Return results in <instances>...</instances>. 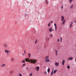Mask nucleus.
Returning a JSON list of instances; mask_svg holds the SVG:
<instances>
[{"instance_id":"f257e3e1","label":"nucleus","mask_w":76,"mask_h":76,"mask_svg":"<svg viewBox=\"0 0 76 76\" xmlns=\"http://www.w3.org/2000/svg\"><path fill=\"white\" fill-rule=\"evenodd\" d=\"M25 60L27 62H30V63H33V64H35V63H36V62H37V60L34 59H31L29 60V58H25Z\"/></svg>"},{"instance_id":"f03ea898","label":"nucleus","mask_w":76,"mask_h":76,"mask_svg":"<svg viewBox=\"0 0 76 76\" xmlns=\"http://www.w3.org/2000/svg\"><path fill=\"white\" fill-rule=\"evenodd\" d=\"M53 31L54 29H52V27H51L49 28V32H52V31Z\"/></svg>"},{"instance_id":"7ed1b4c3","label":"nucleus","mask_w":76,"mask_h":76,"mask_svg":"<svg viewBox=\"0 0 76 76\" xmlns=\"http://www.w3.org/2000/svg\"><path fill=\"white\" fill-rule=\"evenodd\" d=\"M73 7H74L73 4H72L69 7V9H73Z\"/></svg>"},{"instance_id":"20e7f679","label":"nucleus","mask_w":76,"mask_h":76,"mask_svg":"<svg viewBox=\"0 0 76 76\" xmlns=\"http://www.w3.org/2000/svg\"><path fill=\"white\" fill-rule=\"evenodd\" d=\"M73 59V58L72 57H70L68 58V60L69 61V60H72Z\"/></svg>"},{"instance_id":"39448f33","label":"nucleus","mask_w":76,"mask_h":76,"mask_svg":"<svg viewBox=\"0 0 76 76\" xmlns=\"http://www.w3.org/2000/svg\"><path fill=\"white\" fill-rule=\"evenodd\" d=\"M55 66L57 67V66H58V65H59V63L58 62H56L55 64Z\"/></svg>"},{"instance_id":"423d86ee","label":"nucleus","mask_w":76,"mask_h":76,"mask_svg":"<svg viewBox=\"0 0 76 76\" xmlns=\"http://www.w3.org/2000/svg\"><path fill=\"white\" fill-rule=\"evenodd\" d=\"M54 26L55 28V31H56L57 30V25L55 23L54 24Z\"/></svg>"},{"instance_id":"0eeeda50","label":"nucleus","mask_w":76,"mask_h":76,"mask_svg":"<svg viewBox=\"0 0 76 76\" xmlns=\"http://www.w3.org/2000/svg\"><path fill=\"white\" fill-rule=\"evenodd\" d=\"M5 52L6 53H10V51L9 50H6L5 51Z\"/></svg>"},{"instance_id":"6e6552de","label":"nucleus","mask_w":76,"mask_h":76,"mask_svg":"<svg viewBox=\"0 0 76 76\" xmlns=\"http://www.w3.org/2000/svg\"><path fill=\"white\" fill-rule=\"evenodd\" d=\"M64 18L63 16H62L61 17V21H63L64 20Z\"/></svg>"},{"instance_id":"1a4fd4ad","label":"nucleus","mask_w":76,"mask_h":76,"mask_svg":"<svg viewBox=\"0 0 76 76\" xmlns=\"http://www.w3.org/2000/svg\"><path fill=\"white\" fill-rule=\"evenodd\" d=\"M65 63V61L64 60H63L62 62V64L63 66H64V63Z\"/></svg>"},{"instance_id":"9d476101","label":"nucleus","mask_w":76,"mask_h":76,"mask_svg":"<svg viewBox=\"0 0 76 76\" xmlns=\"http://www.w3.org/2000/svg\"><path fill=\"white\" fill-rule=\"evenodd\" d=\"M6 66V64H2L1 65V67H4V66Z\"/></svg>"},{"instance_id":"9b49d317","label":"nucleus","mask_w":76,"mask_h":76,"mask_svg":"<svg viewBox=\"0 0 76 76\" xmlns=\"http://www.w3.org/2000/svg\"><path fill=\"white\" fill-rule=\"evenodd\" d=\"M39 66H37L36 67V70L38 72L39 71Z\"/></svg>"},{"instance_id":"f8f14e48","label":"nucleus","mask_w":76,"mask_h":76,"mask_svg":"<svg viewBox=\"0 0 76 76\" xmlns=\"http://www.w3.org/2000/svg\"><path fill=\"white\" fill-rule=\"evenodd\" d=\"M73 21H72V22H71V24L70 26V28H72V24H73Z\"/></svg>"},{"instance_id":"ddd939ff","label":"nucleus","mask_w":76,"mask_h":76,"mask_svg":"<svg viewBox=\"0 0 76 76\" xmlns=\"http://www.w3.org/2000/svg\"><path fill=\"white\" fill-rule=\"evenodd\" d=\"M46 62H50V59H47L46 60Z\"/></svg>"},{"instance_id":"4468645a","label":"nucleus","mask_w":76,"mask_h":76,"mask_svg":"<svg viewBox=\"0 0 76 76\" xmlns=\"http://www.w3.org/2000/svg\"><path fill=\"white\" fill-rule=\"evenodd\" d=\"M4 47H7V43H5L4 45Z\"/></svg>"},{"instance_id":"2eb2a0df","label":"nucleus","mask_w":76,"mask_h":76,"mask_svg":"<svg viewBox=\"0 0 76 76\" xmlns=\"http://www.w3.org/2000/svg\"><path fill=\"white\" fill-rule=\"evenodd\" d=\"M47 71H48V73H50V68H48V69Z\"/></svg>"},{"instance_id":"dca6fc26","label":"nucleus","mask_w":76,"mask_h":76,"mask_svg":"<svg viewBox=\"0 0 76 76\" xmlns=\"http://www.w3.org/2000/svg\"><path fill=\"white\" fill-rule=\"evenodd\" d=\"M58 71L57 70H54V72H53V73L55 74V73H56V72H57V71Z\"/></svg>"},{"instance_id":"f3484780","label":"nucleus","mask_w":76,"mask_h":76,"mask_svg":"<svg viewBox=\"0 0 76 76\" xmlns=\"http://www.w3.org/2000/svg\"><path fill=\"white\" fill-rule=\"evenodd\" d=\"M48 27H50V26H51V23L50 22L49 23V24H48Z\"/></svg>"},{"instance_id":"a211bd4d","label":"nucleus","mask_w":76,"mask_h":76,"mask_svg":"<svg viewBox=\"0 0 76 76\" xmlns=\"http://www.w3.org/2000/svg\"><path fill=\"white\" fill-rule=\"evenodd\" d=\"M49 58V57L48 56H46V57L45 58V60H46V59H47V58Z\"/></svg>"},{"instance_id":"6ab92c4d","label":"nucleus","mask_w":76,"mask_h":76,"mask_svg":"<svg viewBox=\"0 0 76 76\" xmlns=\"http://www.w3.org/2000/svg\"><path fill=\"white\" fill-rule=\"evenodd\" d=\"M28 55L29 56V58H30V57H31V53H29Z\"/></svg>"},{"instance_id":"aec40b11","label":"nucleus","mask_w":76,"mask_h":76,"mask_svg":"<svg viewBox=\"0 0 76 76\" xmlns=\"http://www.w3.org/2000/svg\"><path fill=\"white\" fill-rule=\"evenodd\" d=\"M50 37H53V34H50Z\"/></svg>"},{"instance_id":"412c9836","label":"nucleus","mask_w":76,"mask_h":76,"mask_svg":"<svg viewBox=\"0 0 76 76\" xmlns=\"http://www.w3.org/2000/svg\"><path fill=\"white\" fill-rule=\"evenodd\" d=\"M72 1H73V0H69L70 3H72Z\"/></svg>"},{"instance_id":"4be33fe9","label":"nucleus","mask_w":76,"mask_h":76,"mask_svg":"<svg viewBox=\"0 0 76 76\" xmlns=\"http://www.w3.org/2000/svg\"><path fill=\"white\" fill-rule=\"evenodd\" d=\"M53 75V71L52 72L51 74V75Z\"/></svg>"},{"instance_id":"5701e85b","label":"nucleus","mask_w":76,"mask_h":76,"mask_svg":"<svg viewBox=\"0 0 76 76\" xmlns=\"http://www.w3.org/2000/svg\"><path fill=\"white\" fill-rule=\"evenodd\" d=\"M55 52L56 53H57V52H58V51H57V50H55Z\"/></svg>"},{"instance_id":"b1692460","label":"nucleus","mask_w":76,"mask_h":76,"mask_svg":"<svg viewBox=\"0 0 76 76\" xmlns=\"http://www.w3.org/2000/svg\"><path fill=\"white\" fill-rule=\"evenodd\" d=\"M25 62V60H23L22 61V63H24Z\"/></svg>"},{"instance_id":"393cba45","label":"nucleus","mask_w":76,"mask_h":76,"mask_svg":"<svg viewBox=\"0 0 76 76\" xmlns=\"http://www.w3.org/2000/svg\"><path fill=\"white\" fill-rule=\"evenodd\" d=\"M65 23V20H64L63 22H62V24H64Z\"/></svg>"},{"instance_id":"a878e982","label":"nucleus","mask_w":76,"mask_h":76,"mask_svg":"<svg viewBox=\"0 0 76 76\" xmlns=\"http://www.w3.org/2000/svg\"><path fill=\"white\" fill-rule=\"evenodd\" d=\"M67 68L68 69H70V66H67Z\"/></svg>"},{"instance_id":"bb28decb","label":"nucleus","mask_w":76,"mask_h":76,"mask_svg":"<svg viewBox=\"0 0 76 76\" xmlns=\"http://www.w3.org/2000/svg\"><path fill=\"white\" fill-rule=\"evenodd\" d=\"M18 75L20 76H22V75L21 74H19Z\"/></svg>"},{"instance_id":"cd10ccee","label":"nucleus","mask_w":76,"mask_h":76,"mask_svg":"<svg viewBox=\"0 0 76 76\" xmlns=\"http://www.w3.org/2000/svg\"><path fill=\"white\" fill-rule=\"evenodd\" d=\"M57 42H59L60 41V39H58L57 40Z\"/></svg>"},{"instance_id":"c85d7f7f","label":"nucleus","mask_w":76,"mask_h":76,"mask_svg":"<svg viewBox=\"0 0 76 76\" xmlns=\"http://www.w3.org/2000/svg\"><path fill=\"white\" fill-rule=\"evenodd\" d=\"M44 74L45 75H47V71H45L44 72Z\"/></svg>"},{"instance_id":"c756f323","label":"nucleus","mask_w":76,"mask_h":76,"mask_svg":"<svg viewBox=\"0 0 76 76\" xmlns=\"http://www.w3.org/2000/svg\"><path fill=\"white\" fill-rule=\"evenodd\" d=\"M24 54H26V51H25V50H24Z\"/></svg>"},{"instance_id":"7c9ffc66","label":"nucleus","mask_w":76,"mask_h":76,"mask_svg":"<svg viewBox=\"0 0 76 76\" xmlns=\"http://www.w3.org/2000/svg\"><path fill=\"white\" fill-rule=\"evenodd\" d=\"M25 65H26L25 64H23V66H25Z\"/></svg>"},{"instance_id":"2f4dec72","label":"nucleus","mask_w":76,"mask_h":76,"mask_svg":"<svg viewBox=\"0 0 76 76\" xmlns=\"http://www.w3.org/2000/svg\"><path fill=\"white\" fill-rule=\"evenodd\" d=\"M37 40H36V41L35 42V44H37Z\"/></svg>"},{"instance_id":"473e14b6","label":"nucleus","mask_w":76,"mask_h":76,"mask_svg":"<svg viewBox=\"0 0 76 76\" xmlns=\"http://www.w3.org/2000/svg\"><path fill=\"white\" fill-rule=\"evenodd\" d=\"M10 73H13V71H11L10 72Z\"/></svg>"},{"instance_id":"72a5a7b5","label":"nucleus","mask_w":76,"mask_h":76,"mask_svg":"<svg viewBox=\"0 0 76 76\" xmlns=\"http://www.w3.org/2000/svg\"><path fill=\"white\" fill-rule=\"evenodd\" d=\"M32 74H31H31H30V76H32Z\"/></svg>"},{"instance_id":"f704fd0d","label":"nucleus","mask_w":76,"mask_h":76,"mask_svg":"<svg viewBox=\"0 0 76 76\" xmlns=\"http://www.w3.org/2000/svg\"><path fill=\"white\" fill-rule=\"evenodd\" d=\"M12 61H13V58H12Z\"/></svg>"},{"instance_id":"c9c22d12","label":"nucleus","mask_w":76,"mask_h":76,"mask_svg":"<svg viewBox=\"0 0 76 76\" xmlns=\"http://www.w3.org/2000/svg\"><path fill=\"white\" fill-rule=\"evenodd\" d=\"M22 55L23 56H25V54H24V53H22Z\"/></svg>"},{"instance_id":"e433bc0d","label":"nucleus","mask_w":76,"mask_h":76,"mask_svg":"<svg viewBox=\"0 0 76 76\" xmlns=\"http://www.w3.org/2000/svg\"><path fill=\"white\" fill-rule=\"evenodd\" d=\"M26 69H28V67H26Z\"/></svg>"},{"instance_id":"4c0bfd02","label":"nucleus","mask_w":76,"mask_h":76,"mask_svg":"<svg viewBox=\"0 0 76 76\" xmlns=\"http://www.w3.org/2000/svg\"><path fill=\"white\" fill-rule=\"evenodd\" d=\"M61 40H62V38L61 37H60Z\"/></svg>"},{"instance_id":"58836bf2","label":"nucleus","mask_w":76,"mask_h":76,"mask_svg":"<svg viewBox=\"0 0 76 76\" xmlns=\"http://www.w3.org/2000/svg\"><path fill=\"white\" fill-rule=\"evenodd\" d=\"M61 8H62V9L63 8V6H61Z\"/></svg>"},{"instance_id":"ea45409f","label":"nucleus","mask_w":76,"mask_h":76,"mask_svg":"<svg viewBox=\"0 0 76 76\" xmlns=\"http://www.w3.org/2000/svg\"><path fill=\"white\" fill-rule=\"evenodd\" d=\"M56 56H58V55L57 54V53H56Z\"/></svg>"},{"instance_id":"a19ab883","label":"nucleus","mask_w":76,"mask_h":76,"mask_svg":"<svg viewBox=\"0 0 76 76\" xmlns=\"http://www.w3.org/2000/svg\"><path fill=\"white\" fill-rule=\"evenodd\" d=\"M53 70H54V68H53V70H52V71H53Z\"/></svg>"},{"instance_id":"79ce46f5","label":"nucleus","mask_w":76,"mask_h":76,"mask_svg":"<svg viewBox=\"0 0 76 76\" xmlns=\"http://www.w3.org/2000/svg\"><path fill=\"white\" fill-rule=\"evenodd\" d=\"M60 41V42H62V40H61Z\"/></svg>"},{"instance_id":"37998d69","label":"nucleus","mask_w":76,"mask_h":76,"mask_svg":"<svg viewBox=\"0 0 76 76\" xmlns=\"http://www.w3.org/2000/svg\"><path fill=\"white\" fill-rule=\"evenodd\" d=\"M46 4H48V2H46Z\"/></svg>"},{"instance_id":"c03bdc74","label":"nucleus","mask_w":76,"mask_h":76,"mask_svg":"<svg viewBox=\"0 0 76 76\" xmlns=\"http://www.w3.org/2000/svg\"><path fill=\"white\" fill-rule=\"evenodd\" d=\"M7 56H9V54H8V53H7Z\"/></svg>"},{"instance_id":"a18cd8bd","label":"nucleus","mask_w":76,"mask_h":76,"mask_svg":"<svg viewBox=\"0 0 76 76\" xmlns=\"http://www.w3.org/2000/svg\"><path fill=\"white\" fill-rule=\"evenodd\" d=\"M47 1V0H45V1Z\"/></svg>"},{"instance_id":"49530a36","label":"nucleus","mask_w":76,"mask_h":76,"mask_svg":"<svg viewBox=\"0 0 76 76\" xmlns=\"http://www.w3.org/2000/svg\"><path fill=\"white\" fill-rule=\"evenodd\" d=\"M51 23H53V21H51Z\"/></svg>"},{"instance_id":"de8ad7c7","label":"nucleus","mask_w":76,"mask_h":76,"mask_svg":"<svg viewBox=\"0 0 76 76\" xmlns=\"http://www.w3.org/2000/svg\"><path fill=\"white\" fill-rule=\"evenodd\" d=\"M75 61L76 62V59H75Z\"/></svg>"},{"instance_id":"09e8293b","label":"nucleus","mask_w":76,"mask_h":76,"mask_svg":"<svg viewBox=\"0 0 76 76\" xmlns=\"http://www.w3.org/2000/svg\"><path fill=\"white\" fill-rule=\"evenodd\" d=\"M75 23H76V21H75Z\"/></svg>"},{"instance_id":"8fccbe9b","label":"nucleus","mask_w":76,"mask_h":76,"mask_svg":"<svg viewBox=\"0 0 76 76\" xmlns=\"http://www.w3.org/2000/svg\"><path fill=\"white\" fill-rule=\"evenodd\" d=\"M46 39H47V38H46Z\"/></svg>"},{"instance_id":"3c124183","label":"nucleus","mask_w":76,"mask_h":76,"mask_svg":"<svg viewBox=\"0 0 76 76\" xmlns=\"http://www.w3.org/2000/svg\"><path fill=\"white\" fill-rule=\"evenodd\" d=\"M25 16H26V15H25Z\"/></svg>"},{"instance_id":"603ef678","label":"nucleus","mask_w":76,"mask_h":76,"mask_svg":"<svg viewBox=\"0 0 76 76\" xmlns=\"http://www.w3.org/2000/svg\"><path fill=\"white\" fill-rule=\"evenodd\" d=\"M49 39H48V40H49Z\"/></svg>"}]
</instances>
